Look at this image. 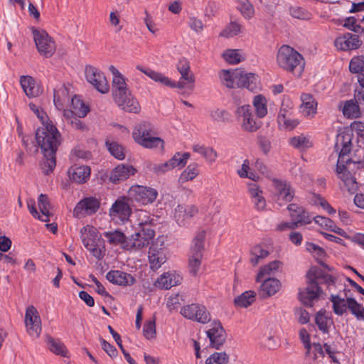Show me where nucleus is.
Wrapping results in <instances>:
<instances>
[{"instance_id": "20e7f679", "label": "nucleus", "mask_w": 364, "mask_h": 364, "mask_svg": "<svg viewBox=\"0 0 364 364\" xmlns=\"http://www.w3.org/2000/svg\"><path fill=\"white\" fill-rule=\"evenodd\" d=\"M177 70L181 74V77L177 82H172L168 77L163 74L151 69H144L140 65L136 66V69L144 73L146 75L156 82H160L171 87L185 88L193 87L195 82V76L191 71V67L188 60L181 59L176 65Z\"/></svg>"}, {"instance_id": "4be33fe9", "label": "nucleus", "mask_w": 364, "mask_h": 364, "mask_svg": "<svg viewBox=\"0 0 364 364\" xmlns=\"http://www.w3.org/2000/svg\"><path fill=\"white\" fill-rule=\"evenodd\" d=\"M198 209L195 205H178L174 211V218L179 225H184L187 220L195 216Z\"/></svg>"}, {"instance_id": "c9c22d12", "label": "nucleus", "mask_w": 364, "mask_h": 364, "mask_svg": "<svg viewBox=\"0 0 364 364\" xmlns=\"http://www.w3.org/2000/svg\"><path fill=\"white\" fill-rule=\"evenodd\" d=\"M255 115L259 119L264 118L268 114L267 100L262 95H257L252 99Z\"/></svg>"}, {"instance_id": "423d86ee", "label": "nucleus", "mask_w": 364, "mask_h": 364, "mask_svg": "<svg viewBox=\"0 0 364 364\" xmlns=\"http://www.w3.org/2000/svg\"><path fill=\"white\" fill-rule=\"evenodd\" d=\"M236 118L242 130L247 132H255L262 126L256 115L255 116L250 105H243L237 107L235 110Z\"/></svg>"}, {"instance_id": "9d476101", "label": "nucleus", "mask_w": 364, "mask_h": 364, "mask_svg": "<svg viewBox=\"0 0 364 364\" xmlns=\"http://www.w3.org/2000/svg\"><path fill=\"white\" fill-rule=\"evenodd\" d=\"M129 200V197L121 196L114 201L109 210L112 220L123 223L129 220L132 213Z\"/></svg>"}, {"instance_id": "f257e3e1", "label": "nucleus", "mask_w": 364, "mask_h": 364, "mask_svg": "<svg viewBox=\"0 0 364 364\" xmlns=\"http://www.w3.org/2000/svg\"><path fill=\"white\" fill-rule=\"evenodd\" d=\"M36 139L45 159L42 164L43 172L48 175L56 166L55 154L60 143V134L55 125L47 122L37 129Z\"/></svg>"}, {"instance_id": "338daca9", "label": "nucleus", "mask_w": 364, "mask_h": 364, "mask_svg": "<svg viewBox=\"0 0 364 364\" xmlns=\"http://www.w3.org/2000/svg\"><path fill=\"white\" fill-rule=\"evenodd\" d=\"M241 31V26L236 22H231L223 31L222 36L225 37H233Z\"/></svg>"}, {"instance_id": "412c9836", "label": "nucleus", "mask_w": 364, "mask_h": 364, "mask_svg": "<svg viewBox=\"0 0 364 364\" xmlns=\"http://www.w3.org/2000/svg\"><path fill=\"white\" fill-rule=\"evenodd\" d=\"M291 106L289 104L282 103L277 116L279 126L284 129L292 130L298 126L299 121L291 117Z\"/></svg>"}, {"instance_id": "09e8293b", "label": "nucleus", "mask_w": 364, "mask_h": 364, "mask_svg": "<svg viewBox=\"0 0 364 364\" xmlns=\"http://www.w3.org/2000/svg\"><path fill=\"white\" fill-rule=\"evenodd\" d=\"M71 106L78 117H85L89 112L88 107L77 96H74L71 99Z\"/></svg>"}, {"instance_id": "ddd939ff", "label": "nucleus", "mask_w": 364, "mask_h": 364, "mask_svg": "<svg viewBox=\"0 0 364 364\" xmlns=\"http://www.w3.org/2000/svg\"><path fill=\"white\" fill-rule=\"evenodd\" d=\"M157 196L158 192L156 189L139 185L132 186L128 191V197L130 200L142 205L152 203Z\"/></svg>"}, {"instance_id": "f8f14e48", "label": "nucleus", "mask_w": 364, "mask_h": 364, "mask_svg": "<svg viewBox=\"0 0 364 364\" xmlns=\"http://www.w3.org/2000/svg\"><path fill=\"white\" fill-rule=\"evenodd\" d=\"M33 39L38 51L46 58L51 57L55 51V43L45 31H33Z\"/></svg>"}, {"instance_id": "4468645a", "label": "nucleus", "mask_w": 364, "mask_h": 364, "mask_svg": "<svg viewBox=\"0 0 364 364\" xmlns=\"http://www.w3.org/2000/svg\"><path fill=\"white\" fill-rule=\"evenodd\" d=\"M85 77L88 82L102 94H105L109 90V83L102 72L97 68L87 65L85 67Z\"/></svg>"}, {"instance_id": "72a5a7b5", "label": "nucleus", "mask_w": 364, "mask_h": 364, "mask_svg": "<svg viewBox=\"0 0 364 364\" xmlns=\"http://www.w3.org/2000/svg\"><path fill=\"white\" fill-rule=\"evenodd\" d=\"M282 267V262L279 260H274L260 268L257 276V282H262L265 277H269L279 272Z\"/></svg>"}, {"instance_id": "aec40b11", "label": "nucleus", "mask_w": 364, "mask_h": 364, "mask_svg": "<svg viewBox=\"0 0 364 364\" xmlns=\"http://www.w3.org/2000/svg\"><path fill=\"white\" fill-rule=\"evenodd\" d=\"M287 210L289 212V216L294 223H296V227L309 225L311 223L313 218L306 212L304 208L297 204L291 203L288 205Z\"/></svg>"}, {"instance_id": "393cba45", "label": "nucleus", "mask_w": 364, "mask_h": 364, "mask_svg": "<svg viewBox=\"0 0 364 364\" xmlns=\"http://www.w3.org/2000/svg\"><path fill=\"white\" fill-rule=\"evenodd\" d=\"M20 84L26 95L29 98L38 97L43 92L40 85L31 76H21Z\"/></svg>"}, {"instance_id": "f03ea898", "label": "nucleus", "mask_w": 364, "mask_h": 364, "mask_svg": "<svg viewBox=\"0 0 364 364\" xmlns=\"http://www.w3.org/2000/svg\"><path fill=\"white\" fill-rule=\"evenodd\" d=\"M306 278L308 286L299 293V299L305 306H312V301L323 293L320 284H326L331 294L336 289V278L317 267L311 268Z\"/></svg>"}, {"instance_id": "39448f33", "label": "nucleus", "mask_w": 364, "mask_h": 364, "mask_svg": "<svg viewBox=\"0 0 364 364\" xmlns=\"http://www.w3.org/2000/svg\"><path fill=\"white\" fill-rule=\"evenodd\" d=\"M277 63L281 68L297 77L301 75L305 66L303 56L287 45L282 46L278 50Z\"/></svg>"}, {"instance_id": "603ef678", "label": "nucleus", "mask_w": 364, "mask_h": 364, "mask_svg": "<svg viewBox=\"0 0 364 364\" xmlns=\"http://www.w3.org/2000/svg\"><path fill=\"white\" fill-rule=\"evenodd\" d=\"M137 225L143 230V228H151L154 223V219L150 218L149 212L143 210H138L136 213Z\"/></svg>"}, {"instance_id": "f3484780", "label": "nucleus", "mask_w": 364, "mask_h": 364, "mask_svg": "<svg viewBox=\"0 0 364 364\" xmlns=\"http://www.w3.org/2000/svg\"><path fill=\"white\" fill-rule=\"evenodd\" d=\"M362 45V41L358 35L346 33L337 37L334 46L338 50L350 51L358 49Z\"/></svg>"}, {"instance_id": "dca6fc26", "label": "nucleus", "mask_w": 364, "mask_h": 364, "mask_svg": "<svg viewBox=\"0 0 364 364\" xmlns=\"http://www.w3.org/2000/svg\"><path fill=\"white\" fill-rule=\"evenodd\" d=\"M155 232L151 228H143L139 232L132 235L128 241V245L125 247L127 250H131L133 248L141 249L146 245H148L150 241L154 238Z\"/></svg>"}, {"instance_id": "a19ab883", "label": "nucleus", "mask_w": 364, "mask_h": 364, "mask_svg": "<svg viewBox=\"0 0 364 364\" xmlns=\"http://www.w3.org/2000/svg\"><path fill=\"white\" fill-rule=\"evenodd\" d=\"M104 236L108 240L109 242L112 245H121L124 249L127 250L125 247L128 245L129 238H127L125 235L118 230L105 232Z\"/></svg>"}, {"instance_id": "7c9ffc66", "label": "nucleus", "mask_w": 364, "mask_h": 364, "mask_svg": "<svg viewBox=\"0 0 364 364\" xmlns=\"http://www.w3.org/2000/svg\"><path fill=\"white\" fill-rule=\"evenodd\" d=\"M80 233L82 234V242L86 249L91 248L97 245L98 232L95 228L89 225L83 227Z\"/></svg>"}, {"instance_id": "4d7b16f0", "label": "nucleus", "mask_w": 364, "mask_h": 364, "mask_svg": "<svg viewBox=\"0 0 364 364\" xmlns=\"http://www.w3.org/2000/svg\"><path fill=\"white\" fill-rule=\"evenodd\" d=\"M223 56L229 64L235 65L244 60L239 50H227Z\"/></svg>"}, {"instance_id": "680f3d73", "label": "nucleus", "mask_w": 364, "mask_h": 364, "mask_svg": "<svg viewBox=\"0 0 364 364\" xmlns=\"http://www.w3.org/2000/svg\"><path fill=\"white\" fill-rule=\"evenodd\" d=\"M190 157V154L185 152L183 154L176 153L173 157L169 159L170 163L173 166V168L176 167H183L187 163L188 159Z\"/></svg>"}, {"instance_id": "a18cd8bd", "label": "nucleus", "mask_w": 364, "mask_h": 364, "mask_svg": "<svg viewBox=\"0 0 364 364\" xmlns=\"http://www.w3.org/2000/svg\"><path fill=\"white\" fill-rule=\"evenodd\" d=\"M237 9L246 19L252 18L255 15V9L249 0H236Z\"/></svg>"}, {"instance_id": "1a4fd4ad", "label": "nucleus", "mask_w": 364, "mask_h": 364, "mask_svg": "<svg viewBox=\"0 0 364 364\" xmlns=\"http://www.w3.org/2000/svg\"><path fill=\"white\" fill-rule=\"evenodd\" d=\"M180 314L187 319L205 324L211 320L210 312L206 307L200 304H191L183 306Z\"/></svg>"}, {"instance_id": "473e14b6", "label": "nucleus", "mask_w": 364, "mask_h": 364, "mask_svg": "<svg viewBox=\"0 0 364 364\" xmlns=\"http://www.w3.org/2000/svg\"><path fill=\"white\" fill-rule=\"evenodd\" d=\"M109 70L112 74V93L129 89L126 78L114 65H110Z\"/></svg>"}, {"instance_id": "e433bc0d", "label": "nucleus", "mask_w": 364, "mask_h": 364, "mask_svg": "<svg viewBox=\"0 0 364 364\" xmlns=\"http://www.w3.org/2000/svg\"><path fill=\"white\" fill-rule=\"evenodd\" d=\"M289 144L301 151H306L313 146L311 136L304 134L290 138Z\"/></svg>"}, {"instance_id": "58836bf2", "label": "nucleus", "mask_w": 364, "mask_h": 364, "mask_svg": "<svg viewBox=\"0 0 364 364\" xmlns=\"http://www.w3.org/2000/svg\"><path fill=\"white\" fill-rule=\"evenodd\" d=\"M269 252L267 248L262 245H257L250 250V261L253 266L259 264L261 259L266 258Z\"/></svg>"}, {"instance_id": "774afa93", "label": "nucleus", "mask_w": 364, "mask_h": 364, "mask_svg": "<svg viewBox=\"0 0 364 364\" xmlns=\"http://www.w3.org/2000/svg\"><path fill=\"white\" fill-rule=\"evenodd\" d=\"M313 220L316 223L318 224L326 230L331 231L333 228H335V223L328 218L323 216L317 215L313 218Z\"/></svg>"}, {"instance_id": "b1692460", "label": "nucleus", "mask_w": 364, "mask_h": 364, "mask_svg": "<svg viewBox=\"0 0 364 364\" xmlns=\"http://www.w3.org/2000/svg\"><path fill=\"white\" fill-rule=\"evenodd\" d=\"M136 170L131 165L120 164L116 166L110 173L109 181L113 183H118L125 181L131 176L134 175Z\"/></svg>"}, {"instance_id": "864d4df0", "label": "nucleus", "mask_w": 364, "mask_h": 364, "mask_svg": "<svg viewBox=\"0 0 364 364\" xmlns=\"http://www.w3.org/2000/svg\"><path fill=\"white\" fill-rule=\"evenodd\" d=\"M346 29L357 34L364 33V28L357 23V19L354 16H349L343 20L342 24Z\"/></svg>"}, {"instance_id": "4c0bfd02", "label": "nucleus", "mask_w": 364, "mask_h": 364, "mask_svg": "<svg viewBox=\"0 0 364 364\" xmlns=\"http://www.w3.org/2000/svg\"><path fill=\"white\" fill-rule=\"evenodd\" d=\"M261 285V291L263 294L270 296L275 294L280 289V282L274 278L265 277Z\"/></svg>"}, {"instance_id": "c85d7f7f", "label": "nucleus", "mask_w": 364, "mask_h": 364, "mask_svg": "<svg viewBox=\"0 0 364 364\" xmlns=\"http://www.w3.org/2000/svg\"><path fill=\"white\" fill-rule=\"evenodd\" d=\"M182 278L176 273H164L155 282V286L160 289H168L181 284Z\"/></svg>"}, {"instance_id": "c756f323", "label": "nucleus", "mask_w": 364, "mask_h": 364, "mask_svg": "<svg viewBox=\"0 0 364 364\" xmlns=\"http://www.w3.org/2000/svg\"><path fill=\"white\" fill-rule=\"evenodd\" d=\"M302 104L300 107L301 112L305 117H313L316 114L317 102L310 94L303 93L301 95Z\"/></svg>"}, {"instance_id": "37998d69", "label": "nucleus", "mask_w": 364, "mask_h": 364, "mask_svg": "<svg viewBox=\"0 0 364 364\" xmlns=\"http://www.w3.org/2000/svg\"><path fill=\"white\" fill-rule=\"evenodd\" d=\"M117 106L122 110L130 113L137 114L141 110L140 105L133 95Z\"/></svg>"}, {"instance_id": "6e6d98bb", "label": "nucleus", "mask_w": 364, "mask_h": 364, "mask_svg": "<svg viewBox=\"0 0 364 364\" xmlns=\"http://www.w3.org/2000/svg\"><path fill=\"white\" fill-rule=\"evenodd\" d=\"M67 93L68 92L65 87H61L58 90H54L53 102L58 109L63 108V102L68 98Z\"/></svg>"}, {"instance_id": "6ab92c4d", "label": "nucleus", "mask_w": 364, "mask_h": 364, "mask_svg": "<svg viewBox=\"0 0 364 364\" xmlns=\"http://www.w3.org/2000/svg\"><path fill=\"white\" fill-rule=\"evenodd\" d=\"M100 202L95 197H87L77 203L73 210V215L80 218L86 215H92L100 208Z\"/></svg>"}, {"instance_id": "f704fd0d", "label": "nucleus", "mask_w": 364, "mask_h": 364, "mask_svg": "<svg viewBox=\"0 0 364 364\" xmlns=\"http://www.w3.org/2000/svg\"><path fill=\"white\" fill-rule=\"evenodd\" d=\"M249 193L255 208L258 210H262L266 206V200L263 196L262 191L255 184H250Z\"/></svg>"}, {"instance_id": "cd10ccee", "label": "nucleus", "mask_w": 364, "mask_h": 364, "mask_svg": "<svg viewBox=\"0 0 364 364\" xmlns=\"http://www.w3.org/2000/svg\"><path fill=\"white\" fill-rule=\"evenodd\" d=\"M91 169L88 166H73L68 170L70 179L76 183H84L90 178Z\"/></svg>"}, {"instance_id": "a878e982", "label": "nucleus", "mask_w": 364, "mask_h": 364, "mask_svg": "<svg viewBox=\"0 0 364 364\" xmlns=\"http://www.w3.org/2000/svg\"><path fill=\"white\" fill-rule=\"evenodd\" d=\"M235 77L237 87H245L250 91L257 89V77L254 73H244L237 70L235 71Z\"/></svg>"}, {"instance_id": "0e129e2a", "label": "nucleus", "mask_w": 364, "mask_h": 364, "mask_svg": "<svg viewBox=\"0 0 364 364\" xmlns=\"http://www.w3.org/2000/svg\"><path fill=\"white\" fill-rule=\"evenodd\" d=\"M289 13L295 18L301 20H309L311 18V14L301 7L292 6L289 9Z\"/></svg>"}, {"instance_id": "7ed1b4c3", "label": "nucleus", "mask_w": 364, "mask_h": 364, "mask_svg": "<svg viewBox=\"0 0 364 364\" xmlns=\"http://www.w3.org/2000/svg\"><path fill=\"white\" fill-rule=\"evenodd\" d=\"M351 146L352 134L350 133L343 132L337 135L335 149L336 151H339V154L336 173L348 191H355L357 188L355 178L346 168V165L351 162V159L348 157Z\"/></svg>"}, {"instance_id": "ea45409f", "label": "nucleus", "mask_w": 364, "mask_h": 364, "mask_svg": "<svg viewBox=\"0 0 364 364\" xmlns=\"http://www.w3.org/2000/svg\"><path fill=\"white\" fill-rule=\"evenodd\" d=\"M194 152L203 156L208 163H213L218 158V154L212 147L205 146L200 144H195L193 146Z\"/></svg>"}, {"instance_id": "de8ad7c7", "label": "nucleus", "mask_w": 364, "mask_h": 364, "mask_svg": "<svg viewBox=\"0 0 364 364\" xmlns=\"http://www.w3.org/2000/svg\"><path fill=\"white\" fill-rule=\"evenodd\" d=\"M46 342L48 346V348L51 352L63 357L66 356V348L60 341L55 340L51 336H48L46 338Z\"/></svg>"}, {"instance_id": "bf43d9fd", "label": "nucleus", "mask_w": 364, "mask_h": 364, "mask_svg": "<svg viewBox=\"0 0 364 364\" xmlns=\"http://www.w3.org/2000/svg\"><path fill=\"white\" fill-rule=\"evenodd\" d=\"M229 356L225 352L214 353L206 359L205 364H228Z\"/></svg>"}, {"instance_id": "0eeeda50", "label": "nucleus", "mask_w": 364, "mask_h": 364, "mask_svg": "<svg viewBox=\"0 0 364 364\" xmlns=\"http://www.w3.org/2000/svg\"><path fill=\"white\" fill-rule=\"evenodd\" d=\"M152 129L149 124L142 123L139 124L133 132L134 141L139 145L148 148H155L157 146H164V141L159 137L152 136Z\"/></svg>"}, {"instance_id": "e2e57ef3", "label": "nucleus", "mask_w": 364, "mask_h": 364, "mask_svg": "<svg viewBox=\"0 0 364 364\" xmlns=\"http://www.w3.org/2000/svg\"><path fill=\"white\" fill-rule=\"evenodd\" d=\"M348 308L350 309L352 314H353L357 319H360V317H363V307L357 301L353 298H347Z\"/></svg>"}, {"instance_id": "052dcab7", "label": "nucleus", "mask_w": 364, "mask_h": 364, "mask_svg": "<svg viewBox=\"0 0 364 364\" xmlns=\"http://www.w3.org/2000/svg\"><path fill=\"white\" fill-rule=\"evenodd\" d=\"M220 78L222 83L229 88H234L236 86L235 72L230 73L228 70H223L220 73Z\"/></svg>"}, {"instance_id": "5fc2aeb1", "label": "nucleus", "mask_w": 364, "mask_h": 364, "mask_svg": "<svg viewBox=\"0 0 364 364\" xmlns=\"http://www.w3.org/2000/svg\"><path fill=\"white\" fill-rule=\"evenodd\" d=\"M237 174L240 178H250L254 181H257L259 176L250 171V162L247 159H245L242 164L241 168L237 170Z\"/></svg>"}, {"instance_id": "8fccbe9b", "label": "nucleus", "mask_w": 364, "mask_h": 364, "mask_svg": "<svg viewBox=\"0 0 364 364\" xmlns=\"http://www.w3.org/2000/svg\"><path fill=\"white\" fill-rule=\"evenodd\" d=\"M199 174L198 166L196 164H189L179 177L181 183L193 180Z\"/></svg>"}, {"instance_id": "bb28decb", "label": "nucleus", "mask_w": 364, "mask_h": 364, "mask_svg": "<svg viewBox=\"0 0 364 364\" xmlns=\"http://www.w3.org/2000/svg\"><path fill=\"white\" fill-rule=\"evenodd\" d=\"M107 279L112 284L120 286H131L136 282L130 274L119 270H111L106 275Z\"/></svg>"}, {"instance_id": "79ce46f5", "label": "nucleus", "mask_w": 364, "mask_h": 364, "mask_svg": "<svg viewBox=\"0 0 364 364\" xmlns=\"http://www.w3.org/2000/svg\"><path fill=\"white\" fill-rule=\"evenodd\" d=\"M256 294L253 291H247L234 299V304L236 306L240 308H247L255 301Z\"/></svg>"}, {"instance_id": "5701e85b", "label": "nucleus", "mask_w": 364, "mask_h": 364, "mask_svg": "<svg viewBox=\"0 0 364 364\" xmlns=\"http://www.w3.org/2000/svg\"><path fill=\"white\" fill-rule=\"evenodd\" d=\"M149 262L152 270L159 269L166 261L165 251L157 244H152L149 250Z\"/></svg>"}, {"instance_id": "13d9d810", "label": "nucleus", "mask_w": 364, "mask_h": 364, "mask_svg": "<svg viewBox=\"0 0 364 364\" xmlns=\"http://www.w3.org/2000/svg\"><path fill=\"white\" fill-rule=\"evenodd\" d=\"M349 70L350 73L356 74L364 71V56H354L349 63Z\"/></svg>"}, {"instance_id": "49530a36", "label": "nucleus", "mask_w": 364, "mask_h": 364, "mask_svg": "<svg viewBox=\"0 0 364 364\" xmlns=\"http://www.w3.org/2000/svg\"><path fill=\"white\" fill-rule=\"evenodd\" d=\"M330 301L333 304V312L336 314L341 316L346 311L348 307L347 299L345 300L344 298H341L338 295L331 294Z\"/></svg>"}, {"instance_id": "c03bdc74", "label": "nucleus", "mask_w": 364, "mask_h": 364, "mask_svg": "<svg viewBox=\"0 0 364 364\" xmlns=\"http://www.w3.org/2000/svg\"><path fill=\"white\" fill-rule=\"evenodd\" d=\"M38 208L41 213V220L43 222H48L50 215V204L48 200V196L46 194H41L38 198Z\"/></svg>"}, {"instance_id": "2f4dec72", "label": "nucleus", "mask_w": 364, "mask_h": 364, "mask_svg": "<svg viewBox=\"0 0 364 364\" xmlns=\"http://www.w3.org/2000/svg\"><path fill=\"white\" fill-rule=\"evenodd\" d=\"M339 109L344 117L348 119H355L361 116L360 107L353 100L340 102Z\"/></svg>"}, {"instance_id": "6e6552de", "label": "nucleus", "mask_w": 364, "mask_h": 364, "mask_svg": "<svg viewBox=\"0 0 364 364\" xmlns=\"http://www.w3.org/2000/svg\"><path fill=\"white\" fill-rule=\"evenodd\" d=\"M205 234L203 231L198 232L193 240L189 257V268L191 274L196 275L201 264L203 250Z\"/></svg>"}, {"instance_id": "9b49d317", "label": "nucleus", "mask_w": 364, "mask_h": 364, "mask_svg": "<svg viewBox=\"0 0 364 364\" xmlns=\"http://www.w3.org/2000/svg\"><path fill=\"white\" fill-rule=\"evenodd\" d=\"M272 181L275 201L279 205L291 201L294 197L295 192L291 184L287 181L278 178H273Z\"/></svg>"}, {"instance_id": "2eb2a0df", "label": "nucleus", "mask_w": 364, "mask_h": 364, "mask_svg": "<svg viewBox=\"0 0 364 364\" xmlns=\"http://www.w3.org/2000/svg\"><path fill=\"white\" fill-rule=\"evenodd\" d=\"M25 323L29 336L38 338L41 333V319L37 309L29 306L26 310Z\"/></svg>"}, {"instance_id": "3c124183", "label": "nucleus", "mask_w": 364, "mask_h": 364, "mask_svg": "<svg viewBox=\"0 0 364 364\" xmlns=\"http://www.w3.org/2000/svg\"><path fill=\"white\" fill-rule=\"evenodd\" d=\"M105 144L110 154L114 158L119 160H123L125 158V154L122 146L115 141H109L108 139L106 140Z\"/></svg>"}, {"instance_id": "a211bd4d", "label": "nucleus", "mask_w": 364, "mask_h": 364, "mask_svg": "<svg viewBox=\"0 0 364 364\" xmlns=\"http://www.w3.org/2000/svg\"><path fill=\"white\" fill-rule=\"evenodd\" d=\"M206 336L213 348L219 349L225 342L226 333L219 321H213L210 328L206 331Z\"/></svg>"}, {"instance_id": "69168bd1", "label": "nucleus", "mask_w": 364, "mask_h": 364, "mask_svg": "<svg viewBox=\"0 0 364 364\" xmlns=\"http://www.w3.org/2000/svg\"><path fill=\"white\" fill-rule=\"evenodd\" d=\"M316 323L319 330L324 333H328V318L323 313L319 311L317 313L316 318Z\"/></svg>"}]
</instances>
